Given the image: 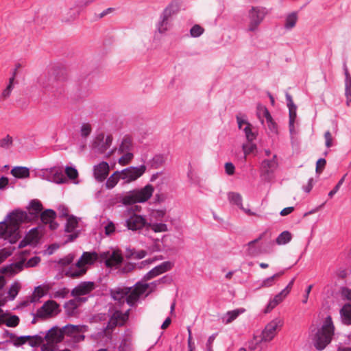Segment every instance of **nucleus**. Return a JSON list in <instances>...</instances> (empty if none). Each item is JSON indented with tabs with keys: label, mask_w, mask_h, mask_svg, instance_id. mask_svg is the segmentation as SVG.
<instances>
[{
	"label": "nucleus",
	"mask_w": 351,
	"mask_h": 351,
	"mask_svg": "<svg viewBox=\"0 0 351 351\" xmlns=\"http://www.w3.org/2000/svg\"><path fill=\"white\" fill-rule=\"evenodd\" d=\"M99 259V255L95 252H84L81 256V261L86 265H92Z\"/></svg>",
	"instance_id": "nucleus-28"
},
{
	"label": "nucleus",
	"mask_w": 351,
	"mask_h": 351,
	"mask_svg": "<svg viewBox=\"0 0 351 351\" xmlns=\"http://www.w3.org/2000/svg\"><path fill=\"white\" fill-rule=\"evenodd\" d=\"M110 167L107 162L102 161L93 166V177L98 182H103L107 179Z\"/></svg>",
	"instance_id": "nucleus-14"
},
{
	"label": "nucleus",
	"mask_w": 351,
	"mask_h": 351,
	"mask_svg": "<svg viewBox=\"0 0 351 351\" xmlns=\"http://www.w3.org/2000/svg\"><path fill=\"white\" fill-rule=\"evenodd\" d=\"M16 77V70L12 72V75L9 80V84L6 86V88L2 91L1 97L3 99L8 98L13 89V82Z\"/></svg>",
	"instance_id": "nucleus-39"
},
{
	"label": "nucleus",
	"mask_w": 351,
	"mask_h": 351,
	"mask_svg": "<svg viewBox=\"0 0 351 351\" xmlns=\"http://www.w3.org/2000/svg\"><path fill=\"white\" fill-rule=\"evenodd\" d=\"M154 191V186L148 184L143 188L127 192L120 197L119 202L125 206L136 203H145L150 199Z\"/></svg>",
	"instance_id": "nucleus-4"
},
{
	"label": "nucleus",
	"mask_w": 351,
	"mask_h": 351,
	"mask_svg": "<svg viewBox=\"0 0 351 351\" xmlns=\"http://www.w3.org/2000/svg\"><path fill=\"white\" fill-rule=\"evenodd\" d=\"M204 32L203 27L199 25H193L190 29V34L193 38H197L200 36Z\"/></svg>",
	"instance_id": "nucleus-50"
},
{
	"label": "nucleus",
	"mask_w": 351,
	"mask_h": 351,
	"mask_svg": "<svg viewBox=\"0 0 351 351\" xmlns=\"http://www.w3.org/2000/svg\"><path fill=\"white\" fill-rule=\"evenodd\" d=\"M11 173L17 178H26L29 176V170L25 167H14L11 170Z\"/></svg>",
	"instance_id": "nucleus-29"
},
{
	"label": "nucleus",
	"mask_w": 351,
	"mask_h": 351,
	"mask_svg": "<svg viewBox=\"0 0 351 351\" xmlns=\"http://www.w3.org/2000/svg\"><path fill=\"white\" fill-rule=\"evenodd\" d=\"M88 330V327L86 325L67 324L62 328L63 335H67L71 337L80 333H84L87 332Z\"/></svg>",
	"instance_id": "nucleus-17"
},
{
	"label": "nucleus",
	"mask_w": 351,
	"mask_h": 351,
	"mask_svg": "<svg viewBox=\"0 0 351 351\" xmlns=\"http://www.w3.org/2000/svg\"><path fill=\"white\" fill-rule=\"evenodd\" d=\"M81 12H82L75 8V7L73 5L68 10L66 16H64V20L68 23L72 22L78 17Z\"/></svg>",
	"instance_id": "nucleus-36"
},
{
	"label": "nucleus",
	"mask_w": 351,
	"mask_h": 351,
	"mask_svg": "<svg viewBox=\"0 0 351 351\" xmlns=\"http://www.w3.org/2000/svg\"><path fill=\"white\" fill-rule=\"evenodd\" d=\"M285 97H286L287 105L289 108V121H295V119H296V116H297V114H296L297 107L293 104L292 97L289 93H286Z\"/></svg>",
	"instance_id": "nucleus-26"
},
{
	"label": "nucleus",
	"mask_w": 351,
	"mask_h": 351,
	"mask_svg": "<svg viewBox=\"0 0 351 351\" xmlns=\"http://www.w3.org/2000/svg\"><path fill=\"white\" fill-rule=\"evenodd\" d=\"M244 311L245 309L242 308L229 311L223 316L222 322L225 324H228L236 319Z\"/></svg>",
	"instance_id": "nucleus-23"
},
{
	"label": "nucleus",
	"mask_w": 351,
	"mask_h": 351,
	"mask_svg": "<svg viewBox=\"0 0 351 351\" xmlns=\"http://www.w3.org/2000/svg\"><path fill=\"white\" fill-rule=\"evenodd\" d=\"M119 271L122 274H126L132 271L134 268V265L132 263H126L123 266H119Z\"/></svg>",
	"instance_id": "nucleus-63"
},
{
	"label": "nucleus",
	"mask_w": 351,
	"mask_h": 351,
	"mask_svg": "<svg viewBox=\"0 0 351 351\" xmlns=\"http://www.w3.org/2000/svg\"><path fill=\"white\" fill-rule=\"evenodd\" d=\"M43 209V205L38 199H33L29 203L28 213L16 209L8 213L3 221L0 222V238H3L10 243H16L21 237V225L38 217Z\"/></svg>",
	"instance_id": "nucleus-1"
},
{
	"label": "nucleus",
	"mask_w": 351,
	"mask_h": 351,
	"mask_svg": "<svg viewBox=\"0 0 351 351\" xmlns=\"http://www.w3.org/2000/svg\"><path fill=\"white\" fill-rule=\"evenodd\" d=\"M132 147V140L129 137H125L119 145V152L121 153L131 152Z\"/></svg>",
	"instance_id": "nucleus-41"
},
{
	"label": "nucleus",
	"mask_w": 351,
	"mask_h": 351,
	"mask_svg": "<svg viewBox=\"0 0 351 351\" xmlns=\"http://www.w3.org/2000/svg\"><path fill=\"white\" fill-rule=\"evenodd\" d=\"M12 137L7 135L5 137L0 139V147L4 149H9L12 145Z\"/></svg>",
	"instance_id": "nucleus-51"
},
{
	"label": "nucleus",
	"mask_w": 351,
	"mask_h": 351,
	"mask_svg": "<svg viewBox=\"0 0 351 351\" xmlns=\"http://www.w3.org/2000/svg\"><path fill=\"white\" fill-rule=\"evenodd\" d=\"M173 263L170 261H165L160 265H157L158 269L161 271V274L165 273L170 270L173 267Z\"/></svg>",
	"instance_id": "nucleus-59"
},
{
	"label": "nucleus",
	"mask_w": 351,
	"mask_h": 351,
	"mask_svg": "<svg viewBox=\"0 0 351 351\" xmlns=\"http://www.w3.org/2000/svg\"><path fill=\"white\" fill-rule=\"evenodd\" d=\"M148 222L146 219L140 215L133 214L125 220V226L128 230L137 231L143 228H147Z\"/></svg>",
	"instance_id": "nucleus-12"
},
{
	"label": "nucleus",
	"mask_w": 351,
	"mask_h": 351,
	"mask_svg": "<svg viewBox=\"0 0 351 351\" xmlns=\"http://www.w3.org/2000/svg\"><path fill=\"white\" fill-rule=\"evenodd\" d=\"M119 351H131L130 343L127 339L122 340L119 346Z\"/></svg>",
	"instance_id": "nucleus-64"
},
{
	"label": "nucleus",
	"mask_w": 351,
	"mask_h": 351,
	"mask_svg": "<svg viewBox=\"0 0 351 351\" xmlns=\"http://www.w3.org/2000/svg\"><path fill=\"white\" fill-rule=\"evenodd\" d=\"M298 21V15L296 12H291L288 14L285 19V28L291 29L295 27Z\"/></svg>",
	"instance_id": "nucleus-35"
},
{
	"label": "nucleus",
	"mask_w": 351,
	"mask_h": 351,
	"mask_svg": "<svg viewBox=\"0 0 351 351\" xmlns=\"http://www.w3.org/2000/svg\"><path fill=\"white\" fill-rule=\"evenodd\" d=\"M128 288H118L111 290L110 294L114 300L118 301L119 303L121 304L125 302V297L128 294Z\"/></svg>",
	"instance_id": "nucleus-24"
},
{
	"label": "nucleus",
	"mask_w": 351,
	"mask_h": 351,
	"mask_svg": "<svg viewBox=\"0 0 351 351\" xmlns=\"http://www.w3.org/2000/svg\"><path fill=\"white\" fill-rule=\"evenodd\" d=\"M242 149L245 155V157L252 153L254 150L256 149V144L253 143L252 142H248L245 144H243L242 146Z\"/></svg>",
	"instance_id": "nucleus-48"
},
{
	"label": "nucleus",
	"mask_w": 351,
	"mask_h": 351,
	"mask_svg": "<svg viewBox=\"0 0 351 351\" xmlns=\"http://www.w3.org/2000/svg\"><path fill=\"white\" fill-rule=\"evenodd\" d=\"M335 327L330 316H328L314 339V346L318 350H324L332 340Z\"/></svg>",
	"instance_id": "nucleus-5"
},
{
	"label": "nucleus",
	"mask_w": 351,
	"mask_h": 351,
	"mask_svg": "<svg viewBox=\"0 0 351 351\" xmlns=\"http://www.w3.org/2000/svg\"><path fill=\"white\" fill-rule=\"evenodd\" d=\"M236 119L238 124V128L241 130L242 129V126L243 124L247 125V123H250L246 119H245V115L242 114L241 113L237 114Z\"/></svg>",
	"instance_id": "nucleus-61"
},
{
	"label": "nucleus",
	"mask_w": 351,
	"mask_h": 351,
	"mask_svg": "<svg viewBox=\"0 0 351 351\" xmlns=\"http://www.w3.org/2000/svg\"><path fill=\"white\" fill-rule=\"evenodd\" d=\"M65 173L68 178L71 180L75 179L78 176L77 170L75 167H66L65 168Z\"/></svg>",
	"instance_id": "nucleus-56"
},
{
	"label": "nucleus",
	"mask_w": 351,
	"mask_h": 351,
	"mask_svg": "<svg viewBox=\"0 0 351 351\" xmlns=\"http://www.w3.org/2000/svg\"><path fill=\"white\" fill-rule=\"evenodd\" d=\"M151 229L154 232H164L168 231L167 225L163 223H149L147 224V228Z\"/></svg>",
	"instance_id": "nucleus-37"
},
{
	"label": "nucleus",
	"mask_w": 351,
	"mask_h": 351,
	"mask_svg": "<svg viewBox=\"0 0 351 351\" xmlns=\"http://www.w3.org/2000/svg\"><path fill=\"white\" fill-rule=\"evenodd\" d=\"M345 73V97L346 99V104L347 106H350L351 103V76L348 72L346 64H344Z\"/></svg>",
	"instance_id": "nucleus-22"
},
{
	"label": "nucleus",
	"mask_w": 351,
	"mask_h": 351,
	"mask_svg": "<svg viewBox=\"0 0 351 351\" xmlns=\"http://www.w3.org/2000/svg\"><path fill=\"white\" fill-rule=\"evenodd\" d=\"M28 339H30V335L17 337L16 339L13 341V344L17 347L22 346L28 342Z\"/></svg>",
	"instance_id": "nucleus-57"
},
{
	"label": "nucleus",
	"mask_w": 351,
	"mask_h": 351,
	"mask_svg": "<svg viewBox=\"0 0 351 351\" xmlns=\"http://www.w3.org/2000/svg\"><path fill=\"white\" fill-rule=\"evenodd\" d=\"M95 289V284L91 281L81 282L72 291L71 295L73 297H79L90 293Z\"/></svg>",
	"instance_id": "nucleus-15"
},
{
	"label": "nucleus",
	"mask_w": 351,
	"mask_h": 351,
	"mask_svg": "<svg viewBox=\"0 0 351 351\" xmlns=\"http://www.w3.org/2000/svg\"><path fill=\"white\" fill-rule=\"evenodd\" d=\"M146 251L143 250L136 252L134 250L127 249L125 256L128 258H134L136 259H141L144 258L146 256Z\"/></svg>",
	"instance_id": "nucleus-42"
},
{
	"label": "nucleus",
	"mask_w": 351,
	"mask_h": 351,
	"mask_svg": "<svg viewBox=\"0 0 351 351\" xmlns=\"http://www.w3.org/2000/svg\"><path fill=\"white\" fill-rule=\"evenodd\" d=\"M165 158L162 154H157L154 156L152 160V167L157 169L161 167L165 162Z\"/></svg>",
	"instance_id": "nucleus-45"
},
{
	"label": "nucleus",
	"mask_w": 351,
	"mask_h": 351,
	"mask_svg": "<svg viewBox=\"0 0 351 351\" xmlns=\"http://www.w3.org/2000/svg\"><path fill=\"white\" fill-rule=\"evenodd\" d=\"M101 261H104L107 267L112 268L121 265L123 261V256L117 251H113L111 254L109 252H103L100 254Z\"/></svg>",
	"instance_id": "nucleus-13"
},
{
	"label": "nucleus",
	"mask_w": 351,
	"mask_h": 351,
	"mask_svg": "<svg viewBox=\"0 0 351 351\" xmlns=\"http://www.w3.org/2000/svg\"><path fill=\"white\" fill-rule=\"evenodd\" d=\"M112 141L111 136H106L103 133L98 134L92 143L91 149L95 154H104L110 147Z\"/></svg>",
	"instance_id": "nucleus-8"
},
{
	"label": "nucleus",
	"mask_w": 351,
	"mask_h": 351,
	"mask_svg": "<svg viewBox=\"0 0 351 351\" xmlns=\"http://www.w3.org/2000/svg\"><path fill=\"white\" fill-rule=\"evenodd\" d=\"M41 173L42 176L49 182L62 184L66 180L61 167H53L42 169Z\"/></svg>",
	"instance_id": "nucleus-10"
},
{
	"label": "nucleus",
	"mask_w": 351,
	"mask_h": 351,
	"mask_svg": "<svg viewBox=\"0 0 351 351\" xmlns=\"http://www.w3.org/2000/svg\"><path fill=\"white\" fill-rule=\"evenodd\" d=\"M8 327H16L19 324V318L16 315H12L6 320L4 319V323Z\"/></svg>",
	"instance_id": "nucleus-52"
},
{
	"label": "nucleus",
	"mask_w": 351,
	"mask_h": 351,
	"mask_svg": "<svg viewBox=\"0 0 351 351\" xmlns=\"http://www.w3.org/2000/svg\"><path fill=\"white\" fill-rule=\"evenodd\" d=\"M160 274H161V271L158 269V267L156 266L144 276L143 279L145 280H149Z\"/></svg>",
	"instance_id": "nucleus-53"
},
{
	"label": "nucleus",
	"mask_w": 351,
	"mask_h": 351,
	"mask_svg": "<svg viewBox=\"0 0 351 351\" xmlns=\"http://www.w3.org/2000/svg\"><path fill=\"white\" fill-rule=\"evenodd\" d=\"M341 322L346 325H351V305L344 304L340 310Z\"/></svg>",
	"instance_id": "nucleus-25"
},
{
	"label": "nucleus",
	"mask_w": 351,
	"mask_h": 351,
	"mask_svg": "<svg viewBox=\"0 0 351 351\" xmlns=\"http://www.w3.org/2000/svg\"><path fill=\"white\" fill-rule=\"evenodd\" d=\"M179 5L176 2H171L162 12V14L165 18L171 19V16L178 12Z\"/></svg>",
	"instance_id": "nucleus-30"
},
{
	"label": "nucleus",
	"mask_w": 351,
	"mask_h": 351,
	"mask_svg": "<svg viewBox=\"0 0 351 351\" xmlns=\"http://www.w3.org/2000/svg\"><path fill=\"white\" fill-rule=\"evenodd\" d=\"M92 128L89 123H83L80 128V135L82 137H87L91 133Z\"/></svg>",
	"instance_id": "nucleus-55"
},
{
	"label": "nucleus",
	"mask_w": 351,
	"mask_h": 351,
	"mask_svg": "<svg viewBox=\"0 0 351 351\" xmlns=\"http://www.w3.org/2000/svg\"><path fill=\"white\" fill-rule=\"evenodd\" d=\"M75 268L70 267L66 271V275L71 278H78L83 276L86 272V269L84 267L85 264L84 261H81V257L75 264Z\"/></svg>",
	"instance_id": "nucleus-18"
},
{
	"label": "nucleus",
	"mask_w": 351,
	"mask_h": 351,
	"mask_svg": "<svg viewBox=\"0 0 351 351\" xmlns=\"http://www.w3.org/2000/svg\"><path fill=\"white\" fill-rule=\"evenodd\" d=\"M243 132L248 142H252L256 139V134L252 131V125L250 123H247V125L244 128Z\"/></svg>",
	"instance_id": "nucleus-44"
},
{
	"label": "nucleus",
	"mask_w": 351,
	"mask_h": 351,
	"mask_svg": "<svg viewBox=\"0 0 351 351\" xmlns=\"http://www.w3.org/2000/svg\"><path fill=\"white\" fill-rule=\"evenodd\" d=\"M228 199L231 204L237 206L240 209L244 210L246 213L249 214L250 215H254V213L251 212L250 210H246L243 207L242 197L239 193L236 192H229L228 193Z\"/></svg>",
	"instance_id": "nucleus-21"
},
{
	"label": "nucleus",
	"mask_w": 351,
	"mask_h": 351,
	"mask_svg": "<svg viewBox=\"0 0 351 351\" xmlns=\"http://www.w3.org/2000/svg\"><path fill=\"white\" fill-rule=\"evenodd\" d=\"M64 307L69 315H74L76 313L77 305L75 300H71L64 304Z\"/></svg>",
	"instance_id": "nucleus-43"
},
{
	"label": "nucleus",
	"mask_w": 351,
	"mask_h": 351,
	"mask_svg": "<svg viewBox=\"0 0 351 351\" xmlns=\"http://www.w3.org/2000/svg\"><path fill=\"white\" fill-rule=\"evenodd\" d=\"M287 296L282 291L270 299L264 311L265 313L271 312L276 306L280 304Z\"/></svg>",
	"instance_id": "nucleus-20"
},
{
	"label": "nucleus",
	"mask_w": 351,
	"mask_h": 351,
	"mask_svg": "<svg viewBox=\"0 0 351 351\" xmlns=\"http://www.w3.org/2000/svg\"><path fill=\"white\" fill-rule=\"evenodd\" d=\"M145 171L146 166L144 165L138 167H129L120 171L122 176L121 180H123L125 183H130L142 176Z\"/></svg>",
	"instance_id": "nucleus-9"
},
{
	"label": "nucleus",
	"mask_w": 351,
	"mask_h": 351,
	"mask_svg": "<svg viewBox=\"0 0 351 351\" xmlns=\"http://www.w3.org/2000/svg\"><path fill=\"white\" fill-rule=\"evenodd\" d=\"M94 0H75L73 5L80 12H82L84 9L92 3Z\"/></svg>",
	"instance_id": "nucleus-47"
},
{
	"label": "nucleus",
	"mask_w": 351,
	"mask_h": 351,
	"mask_svg": "<svg viewBox=\"0 0 351 351\" xmlns=\"http://www.w3.org/2000/svg\"><path fill=\"white\" fill-rule=\"evenodd\" d=\"M123 154V155L119 159V163L125 165L132 159L133 154L132 152H124Z\"/></svg>",
	"instance_id": "nucleus-54"
},
{
	"label": "nucleus",
	"mask_w": 351,
	"mask_h": 351,
	"mask_svg": "<svg viewBox=\"0 0 351 351\" xmlns=\"http://www.w3.org/2000/svg\"><path fill=\"white\" fill-rule=\"evenodd\" d=\"M74 258H75L74 254H69L66 255V256L63 257L62 258H61L60 260L59 263L64 266H66L73 263Z\"/></svg>",
	"instance_id": "nucleus-60"
},
{
	"label": "nucleus",
	"mask_w": 351,
	"mask_h": 351,
	"mask_svg": "<svg viewBox=\"0 0 351 351\" xmlns=\"http://www.w3.org/2000/svg\"><path fill=\"white\" fill-rule=\"evenodd\" d=\"M43 335L44 332H41L40 335H30V339H28V344L31 347L39 346L45 340Z\"/></svg>",
	"instance_id": "nucleus-38"
},
{
	"label": "nucleus",
	"mask_w": 351,
	"mask_h": 351,
	"mask_svg": "<svg viewBox=\"0 0 351 351\" xmlns=\"http://www.w3.org/2000/svg\"><path fill=\"white\" fill-rule=\"evenodd\" d=\"M261 167L265 174L269 176L273 173L278 167L276 155H274L271 159H265L262 162Z\"/></svg>",
	"instance_id": "nucleus-19"
},
{
	"label": "nucleus",
	"mask_w": 351,
	"mask_h": 351,
	"mask_svg": "<svg viewBox=\"0 0 351 351\" xmlns=\"http://www.w3.org/2000/svg\"><path fill=\"white\" fill-rule=\"evenodd\" d=\"M60 310V305L54 300H48L36 311V316L40 318L57 315Z\"/></svg>",
	"instance_id": "nucleus-11"
},
{
	"label": "nucleus",
	"mask_w": 351,
	"mask_h": 351,
	"mask_svg": "<svg viewBox=\"0 0 351 351\" xmlns=\"http://www.w3.org/2000/svg\"><path fill=\"white\" fill-rule=\"evenodd\" d=\"M78 224L77 218L74 216H69L67 219L66 223H65L64 230L66 232H75Z\"/></svg>",
	"instance_id": "nucleus-34"
},
{
	"label": "nucleus",
	"mask_w": 351,
	"mask_h": 351,
	"mask_svg": "<svg viewBox=\"0 0 351 351\" xmlns=\"http://www.w3.org/2000/svg\"><path fill=\"white\" fill-rule=\"evenodd\" d=\"M267 14V10L265 8L252 6L248 12L249 25L247 31L256 32Z\"/></svg>",
	"instance_id": "nucleus-6"
},
{
	"label": "nucleus",
	"mask_w": 351,
	"mask_h": 351,
	"mask_svg": "<svg viewBox=\"0 0 351 351\" xmlns=\"http://www.w3.org/2000/svg\"><path fill=\"white\" fill-rule=\"evenodd\" d=\"M292 239L291 234L289 231L281 232L276 238V243L278 245H285L291 241Z\"/></svg>",
	"instance_id": "nucleus-40"
},
{
	"label": "nucleus",
	"mask_w": 351,
	"mask_h": 351,
	"mask_svg": "<svg viewBox=\"0 0 351 351\" xmlns=\"http://www.w3.org/2000/svg\"><path fill=\"white\" fill-rule=\"evenodd\" d=\"M128 311L129 310H128L124 313L120 311H115L113 312L106 326L104 327L103 328V330L106 336L110 335L112 330L116 326H121L124 325L128 319Z\"/></svg>",
	"instance_id": "nucleus-7"
},
{
	"label": "nucleus",
	"mask_w": 351,
	"mask_h": 351,
	"mask_svg": "<svg viewBox=\"0 0 351 351\" xmlns=\"http://www.w3.org/2000/svg\"><path fill=\"white\" fill-rule=\"evenodd\" d=\"M128 290L129 292L125 297V302L130 306H134L140 298L139 293H137L132 288H128Z\"/></svg>",
	"instance_id": "nucleus-33"
},
{
	"label": "nucleus",
	"mask_w": 351,
	"mask_h": 351,
	"mask_svg": "<svg viewBox=\"0 0 351 351\" xmlns=\"http://www.w3.org/2000/svg\"><path fill=\"white\" fill-rule=\"evenodd\" d=\"M347 174H345L339 180V182H337V184H336V186L333 188L332 190H331L329 193H328V196L331 198L333 197V195H335L337 191L339 190L341 186L343 184L344 180H345V178Z\"/></svg>",
	"instance_id": "nucleus-58"
},
{
	"label": "nucleus",
	"mask_w": 351,
	"mask_h": 351,
	"mask_svg": "<svg viewBox=\"0 0 351 351\" xmlns=\"http://www.w3.org/2000/svg\"><path fill=\"white\" fill-rule=\"evenodd\" d=\"M19 289L20 286L18 283L15 282L11 285L8 291L10 300H13L16 297L19 291Z\"/></svg>",
	"instance_id": "nucleus-49"
},
{
	"label": "nucleus",
	"mask_w": 351,
	"mask_h": 351,
	"mask_svg": "<svg viewBox=\"0 0 351 351\" xmlns=\"http://www.w3.org/2000/svg\"><path fill=\"white\" fill-rule=\"evenodd\" d=\"M170 21L171 19L160 15V20L156 25V28L159 33L163 34L169 29L170 27Z\"/></svg>",
	"instance_id": "nucleus-32"
},
{
	"label": "nucleus",
	"mask_w": 351,
	"mask_h": 351,
	"mask_svg": "<svg viewBox=\"0 0 351 351\" xmlns=\"http://www.w3.org/2000/svg\"><path fill=\"white\" fill-rule=\"evenodd\" d=\"M43 337L48 342L56 343L61 342L64 339L62 328L57 326L52 327L46 333L44 332Z\"/></svg>",
	"instance_id": "nucleus-16"
},
{
	"label": "nucleus",
	"mask_w": 351,
	"mask_h": 351,
	"mask_svg": "<svg viewBox=\"0 0 351 351\" xmlns=\"http://www.w3.org/2000/svg\"><path fill=\"white\" fill-rule=\"evenodd\" d=\"M149 286V284L147 283L137 282L134 285V289H132L137 293H139L141 296L147 290Z\"/></svg>",
	"instance_id": "nucleus-46"
},
{
	"label": "nucleus",
	"mask_w": 351,
	"mask_h": 351,
	"mask_svg": "<svg viewBox=\"0 0 351 351\" xmlns=\"http://www.w3.org/2000/svg\"><path fill=\"white\" fill-rule=\"evenodd\" d=\"M121 174L120 171H114L107 180L105 184V186L107 189H113L118 183V182L121 180Z\"/></svg>",
	"instance_id": "nucleus-27"
},
{
	"label": "nucleus",
	"mask_w": 351,
	"mask_h": 351,
	"mask_svg": "<svg viewBox=\"0 0 351 351\" xmlns=\"http://www.w3.org/2000/svg\"><path fill=\"white\" fill-rule=\"evenodd\" d=\"M104 229H105V234L108 236L111 235L116 230L114 223L110 221H109L108 222V223L105 226Z\"/></svg>",
	"instance_id": "nucleus-62"
},
{
	"label": "nucleus",
	"mask_w": 351,
	"mask_h": 351,
	"mask_svg": "<svg viewBox=\"0 0 351 351\" xmlns=\"http://www.w3.org/2000/svg\"><path fill=\"white\" fill-rule=\"evenodd\" d=\"M39 215L42 222L46 224L54 221L56 216V212L52 209H47Z\"/></svg>",
	"instance_id": "nucleus-31"
},
{
	"label": "nucleus",
	"mask_w": 351,
	"mask_h": 351,
	"mask_svg": "<svg viewBox=\"0 0 351 351\" xmlns=\"http://www.w3.org/2000/svg\"><path fill=\"white\" fill-rule=\"evenodd\" d=\"M38 83L45 92L57 97L64 92V82L55 75L54 72L41 75L38 79Z\"/></svg>",
	"instance_id": "nucleus-3"
},
{
	"label": "nucleus",
	"mask_w": 351,
	"mask_h": 351,
	"mask_svg": "<svg viewBox=\"0 0 351 351\" xmlns=\"http://www.w3.org/2000/svg\"><path fill=\"white\" fill-rule=\"evenodd\" d=\"M284 324V321L280 317H276L269 322L263 330L260 337H254V339L250 343V347L252 350H256L260 347L258 351H262L263 349V343L271 341L276 335L277 331L280 330Z\"/></svg>",
	"instance_id": "nucleus-2"
}]
</instances>
